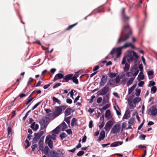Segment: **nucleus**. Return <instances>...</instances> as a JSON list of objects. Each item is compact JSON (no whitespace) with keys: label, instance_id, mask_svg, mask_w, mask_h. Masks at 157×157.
<instances>
[{"label":"nucleus","instance_id":"58","mask_svg":"<svg viewBox=\"0 0 157 157\" xmlns=\"http://www.w3.org/2000/svg\"><path fill=\"white\" fill-rule=\"evenodd\" d=\"M47 116L50 118H51L52 117H53L54 118L55 117L54 113V112L53 113H50L48 114H47Z\"/></svg>","mask_w":157,"mask_h":157},{"label":"nucleus","instance_id":"14","mask_svg":"<svg viewBox=\"0 0 157 157\" xmlns=\"http://www.w3.org/2000/svg\"><path fill=\"white\" fill-rule=\"evenodd\" d=\"M99 65L100 66V67H103L105 64L106 66H107L112 64V62L111 61H109L108 62L106 60H104L99 63Z\"/></svg>","mask_w":157,"mask_h":157},{"label":"nucleus","instance_id":"61","mask_svg":"<svg viewBox=\"0 0 157 157\" xmlns=\"http://www.w3.org/2000/svg\"><path fill=\"white\" fill-rule=\"evenodd\" d=\"M120 78L118 76L115 79V82L117 84L118 83L120 82Z\"/></svg>","mask_w":157,"mask_h":157},{"label":"nucleus","instance_id":"53","mask_svg":"<svg viewBox=\"0 0 157 157\" xmlns=\"http://www.w3.org/2000/svg\"><path fill=\"white\" fill-rule=\"evenodd\" d=\"M40 124V130H43L44 128H46L47 126V125H46H46H45L42 124Z\"/></svg>","mask_w":157,"mask_h":157},{"label":"nucleus","instance_id":"35","mask_svg":"<svg viewBox=\"0 0 157 157\" xmlns=\"http://www.w3.org/2000/svg\"><path fill=\"white\" fill-rule=\"evenodd\" d=\"M131 45V43L128 42H126L121 47L122 48H126L129 47Z\"/></svg>","mask_w":157,"mask_h":157},{"label":"nucleus","instance_id":"25","mask_svg":"<svg viewBox=\"0 0 157 157\" xmlns=\"http://www.w3.org/2000/svg\"><path fill=\"white\" fill-rule=\"evenodd\" d=\"M71 108H68L64 112V115L65 116H67L71 114Z\"/></svg>","mask_w":157,"mask_h":157},{"label":"nucleus","instance_id":"20","mask_svg":"<svg viewBox=\"0 0 157 157\" xmlns=\"http://www.w3.org/2000/svg\"><path fill=\"white\" fill-rule=\"evenodd\" d=\"M105 137V132L104 131H101L99 135V136L98 139V140L100 141L103 140Z\"/></svg>","mask_w":157,"mask_h":157},{"label":"nucleus","instance_id":"7","mask_svg":"<svg viewBox=\"0 0 157 157\" xmlns=\"http://www.w3.org/2000/svg\"><path fill=\"white\" fill-rule=\"evenodd\" d=\"M33 121V120L32 118L29 119V123L31 124L30 127L33 131H36L39 128V125L38 124H36L35 122H32Z\"/></svg>","mask_w":157,"mask_h":157},{"label":"nucleus","instance_id":"27","mask_svg":"<svg viewBox=\"0 0 157 157\" xmlns=\"http://www.w3.org/2000/svg\"><path fill=\"white\" fill-rule=\"evenodd\" d=\"M77 120L74 117L71 120V125L72 127L75 125H77Z\"/></svg>","mask_w":157,"mask_h":157},{"label":"nucleus","instance_id":"38","mask_svg":"<svg viewBox=\"0 0 157 157\" xmlns=\"http://www.w3.org/2000/svg\"><path fill=\"white\" fill-rule=\"evenodd\" d=\"M52 99L54 102L57 103L59 105L61 104V103L60 100L56 98L55 97H53L52 98Z\"/></svg>","mask_w":157,"mask_h":157},{"label":"nucleus","instance_id":"13","mask_svg":"<svg viewBox=\"0 0 157 157\" xmlns=\"http://www.w3.org/2000/svg\"><path fill=\"white\" fill-rule=\"evenodd\" d=\"M49 120V118L48 117H45L42 118L39 121V124L45 125L46 124L48 126V122Z\"/></svg>","mask_w":157,"mask_h":157},{"label":"nucleus","instance_id":"6","mask_svg":"<svg viewBox=\"0 0 157 157\" xmlns=\"http://www.w3.org/2000/svg\"><path fill=\"white\" fill-rule=\"evenodd\" d=\"M121 125L119 124H115L113 127L112 128L111 133L114 134H116L118 133L120 131Z\"/></svg>","mask_w":157,"mask_h":157},{"label":"nucleus","instance_id":"56","mask_svg":"<svg viewBox=\"0 0 157 157\" xmlns=\"http://www.w3.org/2000/svg\"><path fill=\"white\" fill-rule=\"evenodd\" d=\"M25 142L26 144V145L25 146V148H26L29 147L30 146V144L29 141L27 139H26L25 140Z\"/></svg>","mask_w":157,"mask_h":157},{"label":"nucleus","instance_id":"17","mask_svg":"<svg viewBox=\"0 0 157 157\" xmlns=\"http://www.w3.org/2000/svg\"><path fill=\"white\" fill-rule=\"evenodd\" d=\"M41 137V136L38 133H35L34 134V138L33 140V143H37Z\"/></svg>","mask_w":157,"mask_h":157},{"label":"nucleus","instance_id":"21","mask_svg":"<svg viewBox=\"0 0 157 157\" xmlns=\"http://www.w3.org/2000/svg\"><path fill=\"white\" fill-rule=\"evenodd\" d=\"M6 127L7 128V131L8 132V135L12 134V129L11 128L10 124H9L6 123Z\"/></svg>","mask_w":157,"mask_h":157},{"label":"nucleus","instance_id":"10","mask_svg":"<svg viewBox=\"0 0 157 157\" xmlns=\"http://www.w3.org/2000/svg\"><path fill=\"white\" fill-rule=\"evenodd\" d=\"M125 8H123L122 9L121 12V16L122 19L124 21H128L130 19V17H128L125 14Z\"/></svg>","mask_w":157,"mask_h":157},{"label":"nucleus","instance_id":"32","mask_svg":"<svg viewBox=\"0 0 157 157\" xmlns=\"http://www.w3.org/2000/svg\"><path fill=\"white\" fill-rule=\"evenodd\" d=\"M141 100V98L138 97L135 98L133 100V103L134 104L136 105V103L139 102Z\"/></svg>","mask_w":157,"mask_h":157},{"label":"nucleus","instance_id":"19","mask_svg":"<svg viewBox=\"0 0 157 157\" xmlns=\"http://www.w3.org/2000/svg\"><path fill=\"white\" fill-rule=\"evenodd\" d=\"M123 143L122 141H118L115 142L111 144L110 145L111 147H115L121 145Z\"/></svg>","mask_w":157,"mask_h":157},{"label":"nucleus","instance_id":"24","mask_svg":"<svg viewBox=\"0 0 157 157\" xmlns=\"http://www.w3.org/2000/svg\"><path fill=\"white\" fill-rule=\"evenodd\" d=\"M111 114L110 111L109 109H107L105 112V118L108 119H109L111 118V117H109Z\"/></svg>","mask_w":157,"mask_h":157},{"label":"nucleus","instance_id":"60","mask_svg":"<svg viewBox=\"0 0 157 157\" xmlns=\"http://www.w3.org/2000/svg\"><path fill=\"white\" fill-rule=\"evenodd\" d=\"M61 85V83H57L55 85H54L53 86V88L55 89L57 87L60 86Z\"/></svg>","mask_w":157,"mask_h":157},{"label":"nucleus","instance_id":"63","mask_svg":"<svg viewBox=\"0 0 157 157\" xmlns=\"http://www.w3.org/2000/svg\"><path fill=\"white\" fill-rule=\"evenodd\" d=\"M144 120L140 124L138 128V130H139L143 126V125H144Z\"/></svg>","mask_w":157,"mask_h":157},{"label":"nucleus","instance_id":"55","mask_svg":"<svg viewBox=\"0 0 157 157\" xmlns=\"http://www.w3.org/2000/svg\"><path fill=\"white\" fill-rule=\"evenodd\" d=\"M31 111V110H29L26 113L25 115L23 118L22 120L23 121H24L25 120L28 115H29V113Z\"/></svg>","mask_w":157,"mask_h":157},{"label":"nucleus","instance_id":"11","mask_svg":"<svg viewBox=\"0 0 157 157\" xmlns=\"http://www.w3.org/2000/svg\"><path fill=\"white\" fill-rule=\"evenodd\" d=\"M113 124V122L111 120L108 121L106 124L104 129L106 131H109Z\"/></svg>","mask_w":157,"mask_h":157},{"label":"nucleus","instance_id":"51","mask_svg":"<svg viewBox=\"0 0 157 157\" xmlns=\"http://www.w3.org/2000/svg\"><path fill=\"white\" fill-rule=\"evenodd\" d=\"M41 102V101L39 102L36 104L34 105L32 107V110H33L35 109L36 108V107L40 104Z\"/></svg>","mask_w":157,"mask_h":157},{"label":"nucleus","instance_id":"26","mask_svg":"<svg viewBox=\"0 0 157 157\" xmlns=\"http://www.w3.org/2000/svg\"><path fill=\"white\" fill-rule=\"evenodd\" d=\"M43 151L45 155H49V152L50 151V149L47 146L45 147Z\"/></svg>","mask_w":157,"mask_h":157},{"label":"nucleus","instance_id":"28","mask_svg":"<svg viewBox=\"0 0 157 157\" xmlns=\"http://www.w3.org/2000/svg\"><path fill=\"white\" fill-rule=\"evenodd\" d=\"M104 7L103 6H101L97 9H96L95 11L97 13H99L103 12Z\"/></svg>","mask_w":157,"mask_h":157},{"label":"nucleus","instance_id":"12","mask_svg":"<svg viewBox=\"0 0 157 157\" xmlns=\"http://www.w3.org/2000/svg\"><path fill=\"white\" fill-rule=\"evenodd\" d=\"M69 80H71L73 82L76 84H78L79 83V82L77 78L73 77V74H68Z\"/></svg>","mask_w":157,"mask_h":157},{"label":"nucleus","instance_id":"42","mask_svg":"<svg viewBox=\"0 0 157 157\" xmlns=\"http://www.w3.org/2000/svg\"><path fill=\"white\" fill-rule=\"evenodd\" d=\"M71 118V116L65 118L64 120L66 122L68 125H69L70 124V120Z\"/></svg>","mask_w":157,"mask_h":157},{"label":"nucleus","instance_id":"41","mask_svg":"<svg viewBox=\"0 0 157 157\" xmlns=\"http://www.w3.org/2000/svg\"><path fill=\"white\" fill-rule=\"evenodd\" d=\"M155 82L154 81L152 80L150 81H149V83L148 85V86L151 87V86L152 87L153 86H155Z\"/></svg>","mask_w":157,"mask_h":157},{"label":"nucleus","instance_id":"48","mask_svg":"<svg viewBox=\"0 0 157 157\" xmlns=\"http://www.w3.org/2000/svg\"><path fill=\"white\" fill-rule=\"evenodd\" d=\"M138 81L139 82V83H138V86L139 87H143L144 84V82L141 80Z\"/></svg>","mask_w":157,"mask_h":157},{"label":"nucleus","instance_id":"34","mask_svg":"<svg viewBox=\"0 0 157 157\" xmlns=\"http://www.w3.org/2000/svg\"><path fill=\"white\" fill-rule=\"evenodd\" d=\"M157 90V88L155 86H153L151 89V93L152 94H155Z\"/></svg>","mask_w":157,"mask_h":157},{"label":"nucleus","instance_id":"3","mask_svg":"<svg viewBox=\"0 0 157 157\" xmlns=\"http://www.w3.org/2000/svg\"><path fill=\"white\" fill-rule=\"evenodd\" d=\"M148 113L152 116H155L157 114V104L154 105L150 107L148 111Z\"/></svg>","mask_w":157,"mask_h":157},{"label":"nucleus","instance_id":"29","mask_svg":"<svg viewBox=\"0 0 157 157\" xmlns=\"http://www.w3.org/2000/svg\"><path fill=\"white\" fill-rule=\"evenodd\" d=\"M136 69H130V72H127L126 73V75L128 77H131L133 75V73L135 71V70Z\"/></svg>","mask_w":157,"mask_h":157},{"label":"nucleus","instance_id":"64","mask_svg":"<svg viewBox=\"0 0 157 157\" xmlns=\"http://www.w3.org/2000/svg\"><path fill=\"white\" fill-rule=\"evenodd\" d=\"M52 84V83H50L49 84L45 85L44 87L43 88L44 89H46L48 88L50 85Z\"/></svg>","mask_w":157,"mask_h":157},{"label":"nucleus","instance_id":"54","mask_svg":"<svg viewBox=\"0 0 157 157\" xmlns=\"http://www.w3.org/2000/svg\"><path fill=\"white\" fill-rule=\"evenodd\" d=\"M146 137V136L144 134H141L139 136V138L141 140H144L145 139V138Z\"/></svg>","mask_w":157,"mask_h":157},{"label":"nucleus","instance_id":"22","mask_svg":"<svg viewBox=\"0 0 157 157\" xmlns=\"http://www.w3.org/2000/svg\"><path fill=\"white\" fill-rule=\"evenodd\" d=\"M61 127L60 126H58L52 130V132L56 134H58L60 131Z\"/></svg>","mask_w":157,"mask_h":157},{"label":"nucleus","instance_id":"39","mask_svg":"<svg viewBox=\"0 0 157 157\" xmlns=\"http://www.w3.org/2000/svg\"><path fill=\"white\" fill-rule=\"evenodd\" d=\"M77 24H78V23L77 22L75 24H74L72 25H69L68 27L65 29V30L67 31V30H69L71 29L73 27H74Z\"/></svg>","mask_w":157,"mask_h":157},{"label":"nucleus","instance_id":"9","mask_svg":"<svg viewBox=\"0 0 157 157\" xmlns=\"http://www.w3.org/2000/svg\"><path fill=\"white\" fill-rule=\"evenodd\" d=\"M62 109L60 108L59 106L55 107V111L54 112L55 117L54 118L58 117L62 113Z\"/></svg>","mask_w":157,"mask_h":157},{"label":"nucleus","instance_id":"8","mask_svg":"<svg viewBox=\"0 0 157 157\" xmlns=\"http://www.w3.org/2000/svg\"><path fill=\"white\" fill-rule=\"evenodd\" d=\"M109 84L107 83L106 85L102 88L100 91L99 94L101 95H104L106 94L109 89Z\"/></svg>","mask_w":157,"mask_h":157},{"label":"nucleus","instance_id":"37","mask_svg":"<svg viewBox=\"0 0 157 157\" xmlns=\"http://www.w3.org/2000/svg\"><path fill=\"white\" fill-rule=\"evenodd\" d=\"M44 136H43L40 138V140L38 143L39 147H40L41 145L42 146L43 144L44 139Z\"/></svg>","mask_w":157,"mask_h":157},{"label":"nucleus","instance_id":"59","mask_svg":"<svg viewBox=\"0 0 157 157\" xmlns=\"http://www.w3.org/2000/svg\"><path fill=\"white\" fill-rule=\"evenodd\" d=\"M34 98H31L29 99H27V101L26 103V105H28L33 99Z\"/></svg>","mask_w":157,"mask_h":157},{"label":"nucleus","instance_id":"30","mask_svg":"<svg viewBox=\"0 0 157 157\" xmlns=\"http://www.w3.org/2000/svg\"><path fill=\"white\" fill-rule=\"evenodd\" d=\"M68 78V74H67L65 75L64 77L63 78V80H60V81L62 82H67L69 81Z\"/></svg>","mask_w":157,"mask_h":157},{"label":"nucleus","instance_id":"23","mask_svg":"<svg viewBox=\"0 0 157 157\" xmlns=\"http://www.w3.org/2000/svg\"><path fill=\"white\" fill-rule=\"evenodd\" d=\"M136 84H135L128 89V94H129L132 93L136 88Z\"/></svg>","mask_w":157,"mask_h":157},{"label":"nucleus","instance_id":"45","mask_svg":"<svg viewBox=\"0 0 157 157\" xmlns=\"http://www.w3.org/2000/svg\"><path fill=\"white\" fill-rule=\"evenodd\" d=\"M129 105L130 107V109H134L136 107L135 106H134L132 101L129 102Z\"/></svg>","mask_w":157,"mask_h":157},{"label":"nucleus","instance_id":"50","mask_svg":"<svg viewBox=\"0 0 157 157\" xmlns=\"http://www.w3.org/2000/svg\"><path fill=\"white\" fill-rule=\"evenodd\" d=\"M84 153V152L83 151H79L77 154V155L78 156H81L83 155Z\"/></svg>","mask_w":157,"mask_h":157},{"label":"nucleus","instance_id":"62","mask_svg":"<svg viewBox=\"0 0 157 157\" xmlns=\"http://www.w3.org/2000/svg\"><path fill=\"white\" fill-rule=\"evenodd\" d=\"M102 98L101 97H98L97 99V102L98 104H100L101 102Z\"/></svg>","mask_w":157,"mask_h":157},{"label":"nucleus","instance_id":"1","mask_svg":"<svg viewBox=\"0 0 157 157\" xmlns=\"http://www.w3.org/2000/svg\"><path fill=\"white\" fill-rule=\"evenodd\" d=\"M132 36V30L128 25H124L121 33L117 42V43L120 45L121 43L127 41Z\"/></svg>","mask_w":157,"mask_h":157},{"label":"nucleus","instance_id":"40","mask_svg":"<svg viewBox=\"0 0 157 157\" xmlns=\"http://www.w3.org/2000/svg\"><path fill=\"white\" fill-rule=\"evenodd\" d=\"M144 78V75H139L137 78V79L138 81H140L141 80H143Z\"/></svg>","mask_w":157,"mask_h":157},{"label":"nucleus","instance_id":"47","mask_svg":"<svg viewBox=\"0 0 157 157\" xmlns=\"http://www.w3.org/2000/svg\"><path fill=\"white\" fill-rule=\"evenodd\" d=\"M75 92V90H74L73 89H72L71 90V91L70 93V97L71 98H72L73 99L74 98H73L74 93Z\"/></svg>","mask_w":157,"mask_h":157},{"label":"nucleus","instance_id":"5","mask_svg":"<svg viewBox=\"0 0 157 157\" xmlns=\"http://www.w3.org/2000/svg\"><path fill=\"white\" fill-rule=\"evenodd\" d=\"M122 48L121 47L118 48H113L110 52V54L113 56L115 52H116L117 54L116 57L117 58L119 57L121 54V49Z\"/></svg>","mask_w":157,"mask_h":157},{"label":"nucleus","instance_id":"15","mask_svg":"<svg viewBox=\"0 0 157 157\" xmlns=\"http://www.w3.org/2000/svg\"><path fill=\"white\" fill-rule=\"evenodd\" d=\"M45 143L48 144L49 147L51 149H53V141L52 140H50L49 138L46 137L45 139Z\"/></svg>","mask_w":157,"mask_h":157},{"label":"nucleus","instance_id":"43","mask_svg":"<svg viewBox=\"0 0 157 157\" xmlns=\"http://www.w3.org/2000/svg\"><path fill=\"white\" fill-rule=\"evenodd\" d=\"M81 71L80 70L78 71L75 72V74L74 75L73 74V77L77 78H78L79 75V73L81 72Z\"/></svg>","mask_w":157,"mask_h":157},{"label":"nucleus","instance_id":"33","mask_svg":"<svg viewBox=\"0 0 157 157\" xmlns=\"http://www.w3.org/2000/svg\"><path fill=\"white\" fill-rule=\"evenodd\" d=\"M134 79L135 77L131 78L127 82V86H128L129 85H130L132 83V82Z\"/></svg>","mask_w":157,"mask_h":157},{"label":"nucleus","instance_id":"31","mask_svg":"<svg viewBox=\"0 0 157 157\" xmlns=\"http://www.w3.org/2000/svg\"><path fill=\"white\" fill-rule=\"evenodd\" d=\"M154 72L152 70L148 71H147V74L149 77V79H151L153 77H151V78H150V77L151 76L154 74Z\"/></svg>","mask_w":157,"mask_h":157},{"label":"nucleus","instance_id":"57","mask_svg":"<svg viewBox=\"0 0 157 157\" xmlns=\"http://www.w3.org/2000/svg\"><path fill=\"white\" fill-rule=\"evenodd\" d=\"M37 147V144H34L32 145L31 147L32 148V151H33L34 150L35 148H36Z\"/></svg>","mask_w":157,"mask_h":157},{"label":"nucleus","instance_id":"4","mask_svg":"<svg viewBox=\"0 0 157 157\" xmlns=\"http://www.w3.org/2000/svg\"><path fill=\"white\" fill-rule=\"evenodd\" d=\"M49 153L51 157H61L63 155V153L59 150H58L56 151L54 150H52L49 151Z\"/></svg>","mask_w":157,"mask_h":157},{"label":"nucleus","instance_id":"52","mask_svg":"<svg viewBox=\"0 0 157 157\" xmlns=\"http://www.w3.org/2000/svg\"><path fill=\"white\" fill-rule=\"evenodd\" d=\"M98 69H93V71L94 72V73L91 74L90 75V77L91 78L97 72V70Z\"/></svg>","mask_w":157,"mask_h":157},{"label":"nucleus","instance_id":"49","mask_svg":"<svg viewBox=\"0 0 157 157\" xmlns=\"http://www.w3.org/2000/svg\"><path fill=\"white\" fill-rule=\"evenodd\" d=\"M134 121V119L133 118H130L128 121V124H133Z\"/></svg>","mask_w":157,"mask_h":157},{"label":"nucleus","instance_id":"44","mask_svg":"<svg viewBox=\"0 0 157 157\" xmlns=\"http://www.w3.org/2000/svg\"><path fill=\"white\" fill-rule=\"evenodd\" d=\"M141 90L140 89H136V93L135 94L136 96H139L141 92Z\"/></svg>","mask_w":157,"mask_h":157},{"label":"nucleus","instance_id":"36","mask_svg":"<svg viewBox=\"0 0 157 157\" xmlns=\"http://www.w3.org/2000/svg\"><path fill=\"white\" fill-rule=\"evenodd\" d=\"M67 136V134L64 132L61 133L59 135V137L61 140H63Z\"/></svg>","mask_w":157,"mask_h":157},{"label":"nucleus","instance_id":"2","mask_svg":"<svg viewBox=\"0 0 157 157\" xmlns=\"http://www.w3.org/2000/svg\"><path fill=\"white\" fill-rule=\"evenodd\" d=\"M138 56L137 53L134 51H130L128 52L126 55L124 57L122 62V64L125 63L126 59H127L128 63H130L134 60V65L131 69H137V66L138 64L136 63L138 59Z\"/></svg>","mask_w":157,"mask_h":157},{"label":"nucleus","instance_id":"46","mask_svg":"<svg viewBox=\"0 0 157 157\" xmlns=\"http://www.w3.org/2000/svg\"><path fill=\"white\" fill-rule=\"evenodd\" d=\"M135 71L133 73V76H134L135 78V77L138 75V73L139 72V69H136V70H135Z\"/></svg>","mask_w":157,"mask_h":157},{"label":"nucleus","instance_id":"16","mask_svg":"<svg viewBox=\"0 0 157 157\" xmlns=\"http://www.w3.org/2000/svg\"><path fill=\"white\" fill-rule=\"evenodd\" d=\"M107 79V76L106 75H103L101 78L100 86H103L106 83Z\"/></svg>","mask_w":157,"mask_h":157},{"label":"nucleus","instance_id":"18","mask_svg":"<svg viewBox=\"0 0 157 157\" xmlns=\"http://www.w3.org/2000/svg\"><path fill=\"white\" fill-rule=\"evenodd\" d=\"M64 76L63 74L61 73H58L55 76L53 79V81L55 82L58 79H62L64 77Z\"/></svg>","mask_w":157,"mask_h":157}]
</instances>
